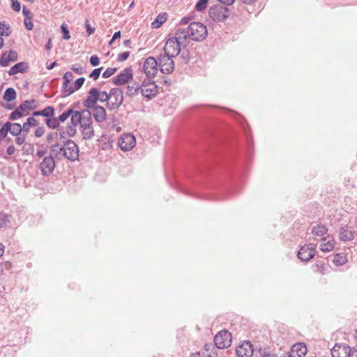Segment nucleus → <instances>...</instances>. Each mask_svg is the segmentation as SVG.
<instances>
[{
    "label": "nucleus",
    "mask_w": 357,
    "mask_h": 357,
    "mask_svg": "<svg viewBox=\"0 0 357 357\" xmlns=\"http://www.w3.org/2000/svg\"><path fill=\"white\" fill-rule=\"evenodd\" d=\"M91 112L87 109H83L81 112H76L74 116L70 119V123L67 125L66 128H59V135L61 138H65L66 136L73 137L77 132V126L80 125L81 129L92 126Z\"/></svg>",
    "instance_id": "f257e3e1"
},
{
    "label": "nucleus",
    "mask_w": 357,
    "mask_h": 357,
    "mask_svg": "<svg viewBox=\"0 0 357 357\" xmlns=\"http://www.w3.org/2000/svg\"><path fill=\"white\" fill-rule=\"evenodd\" d=\"M175 35H178V38L184 39L185 43L188 38L200 42L203 41L208 36V30L206 26L201 22H192L189 24L188 28L181 29L178 28L176 30Z\"/></svg>",
    "instance_id": "f03ea898"
},
{
    "label": "nucleus",
    "mask_w": 357,
    "mask_h": 357,
    "mask_svg": "<svg viewBox=\"0 0 357 357\" xmlns=\"http://www.w3.org/2000/svg\"><path fill=\"white\" fill-rule=\"evenodd\" d=\"M110 92L99 91L96 88H91L89 91L88 97L84 100L83 105L86 108H92L96 104L97 101L109 102Z\"/></svg>",
    "instance_id": "7ed1b4c3"
},
{
    "label": "nucleus",
    "mask_w": 357,
    "mask_h": 357,
    "mask_svg": "<svg viewBox=\"0 0 357 357\" xmlns=\"http://www.w3.org/2000/svg\"><path fill=\"white\" fill-rule=\"evenodd\" d=\"M208 16L214 22H224L229 17V10L226 6L221 4L213 5L209 8Z\"/></svg>",
    "instance_id": "20e7f679"
},
{
    "label": "nucleus",
    "mask_w": 357,
    "mask_h": 357,
    "mask_svg": "<svg viewBox=\"0 0 357 357\" xmlns=\"http://www.w3.org/2000/svg\"><path fill=\"white\" fill-rule=\"evenodd\" d=\"M175 37L169 38L164 47V55L172 57L176 56L181 51V45L185 44L184 39L178 38V35H175Z\"/></svg>",
    "instance_id": "39448f33"
},
{
    "label": "nucleus",
    "mask_w": 357,
    "mask_h": 357,
    "mask_svg": "<svg viewBox=\"0 0 357 357\" xmlns=\"http://www.w3.org/2000/svg\"><path fill=\"white\" fill-rule=\"evenodd\" d=\"M63 159L66 158L71 162H74L78 159L79 147L74 141L68 139L63 142Z\"/></svg>",
    "instance_id": "423d86ee"
},
{
    "label": "nucleus",
    "mask_w": 357,
    "mask_h": 357,
    "mask_svg": "<svg viewBox=\"0 0 357 357\" xmlns=\"http://www.w3.org/2000/svg\"><path fill=\"white\" fill-rule=\"evenodd\" d=\"M140 90L142 96L149 100L154 98L158 93L157 85L149 78L143 81Z\"/></svg>",
    "instance_id": "0eeeda50"
},
{
    "label": "nucleus",
    "mask_w": 357,
    "mask_h": 357,
    "mask_svg": "<svg viewBox=\"0 0 357 357\" xmlns=\"http://www.w3.org/2000/svg\"><path fill=\"white\" fill-rule=\"evenodd\" d=\"M123 100V93L121 89L114 88L110 90V97L107 107L109 110L117 109Z\"/></svg>",
    "instance_id": "6e6552de"
},
{
    "label": "nucleus",
    "mask_w": 357,
    "mask_h": 357,
    "mask_svg": "<svg viewBox=\"0 0 357 357\" xmlns=\"http://www.w3.org/2000/svg\"><path fill=\"white\" fill-rule=\"evenodd\" d=\"M231 342V334L227 330L220 331L214 337V344L218 349L229 347Z\"/></svg>",
    "instance_id": "1a4fd4ad"
},
{
    "label": "nucleus",
    "mask_w": 357,
    "mask_h": 357,
    "mask_svg": "<svg viewBox=\"0 0 357 357\" xmlns=\"http://www.w3.org/2000/svg\"><path fill=\"white\" fill-rule=\"evenodd\" d=\"M158 66V61L154 57L149 56L146 59L144 63L143 70L147 78L152 79L156 75Z\"/></svg>",
    "instance_id": "9d476101"
},
{
    "label": "nucleus",
    "mask_w": 357,
    "mask_h": 357,
    "mask_svg": "<svg viewBox=\"0 0 357 357\" xmlns=\"http://www.w3.org/2000/svg\"><path fill=\"white\" fill-rule=\"evenodd\" d=\"M172 56H169L167 55H160L158 57V65L160 68V71L162 73L169 74L172 73L174 70V62L172 60Z\"/></svg>",
    "instance_id": "9b49d317"
},
{
    "label": "nucleus",
    "mask_w": 357,
    "mask_h": 357,
    "mask_svg": "<svg viewBox=\"0 0 357 357\" xmlns=\"http://www.w3.org/2000/svg\"><path fill=\"white\" fill-rule=\"evenodd\" d=\"M315 248L316 246L312 243L305 245L301 247L298 252V259L303 261H310L315 255Z\"/></svg>",
    "instance_id": "f8f14e48"
},
{
    "label": "nucleus",
    "mask_w": 357,
    "mask_h": 357,
    "mask_svg": "<svg viewBox=\"0 0 357 357\" xmlns=\"http://www.w3.org/2000/svg\"><path fill=\"white\" fill-rule=\"evenodd\" d=\"M55 166V160L49 155L43 158L40 163L39 168L43 176H50L54 170Z\"/></svg>",
    "instance_id": "ddd939ff"
},
{
    "label": "nucleus",
    "mask_w": 357,
    "mask_h": 357,
    "mask_svg": "<svg viewBox=\"0 0 357 357\" xmlns=\"http://www.w3.org/2000/svg\"><path fill=\"white\" fill-rule=\"evenodd\" d=\"M136 144L135 137L131 134L123 135L119 141V144L121 150L126 151L131 150Z\"/></svg>",
    "instance_id": "4468645a"
},
{
    "label": "nucleus",
    "mask_w": 357,
    "mask_h": 357,
    "mask_svg": "<svg viewBox=\"0 0 357 357\" xmlns=\"http://www.w3.org/2000/svg\"><path fill=\"white\" fill-rule=\"evenodd\" d=\"M351 348L347 344H335L331 349L333 357H349Z\"/></svg>",
    "instance_id": "2eb2a0df"
},
{
    "label": "nucleus",
    "mask_w": 357,
    "mask_h": 357,
    "mask_svg": "<svg viewBox=\"0 0 357 357\" xmlns=\"http://www.w3.org/2000/svg\"><path fill=\"white\" fill-rule=\"evenodd\" d=\"M236 352L238 357H252L253 355L252 344L250 341H245L237 347Z\"/></svg>",
    "instance_id": "dca6fc26"
},
{
    "label": "nucleus",
    "mask_w": 357,
    "mask_h": 357,
    "mask_svg": "<svg viewBox=\"0 0 357 357\" xmlns=\"http://www.w3.org/2000/svg\"><path fill=\"white\" fill-rule=\"evenodd\" d=\"M132 78V70L126 68L122 73L112 78V82L116 85H122L126 84Z\"/></svg>",
    "instance_id": "f3484780"
},
{
    "label": "nucleus",
    "mask_w": 357,
    "mask_h": 357,
    "mask_svg": "<svg viewBox=\"0 0 357 357\" xmlns=\"http://www.w3.org/2000/svg\"><path fill=\"white\" fill-rule=\"evenodd\" d=\"M307 348L304 343H297L292 346L289 357H304Z\"/></svg>",
    "instance_id": "a211bd4d"
},
{
    "label": "nucleus",
    "mask_w": 357,
    "mask_h": 357,
    "mask_svg": "<svg viewBox=\"0 0 357 357\" xmlns=\"http://www.w3.org/2000/svg\"><path fill=\"white\" fill-rule=\"evenodd\" d=\"M17 59V54L14 50H10L8 52H4L0 59V66L3 67L8 66L11 61H15Z\"/></svg>",
    "instance_id": "6ab92c4d"
},
{
    "label": "nucleus",
    "mask_w": 357,
    "mask_h": 357,
    "mask_svg": "<svg viewBox=\"0 0 357 357\" xmlns=\"http://www.w3.org/2000/svg\"><path fill=\"white\" fill-rule=\"evenodd\" d=\"M35 102V99L24 100L17 108L25 116L29 114V111L36 109Z\"/></svg>",
    "instance_id": "aec40b11"
},
{
    "label": "nucleus",
    "mask_w": 357,
    "mask_h": 357,
    "mask_svg": "<svg viewBox=\"0 0 357 357\" xmlns=\"http://www.w3.org/2000/svg\"><path fill=\"white\" fill-rule=\"evenodd\" d=\"M63 144L56 143L51 146L50 150V155L55 160H61L63 159Z\"/></svg>",
    "instance_id": "412c9836"
},
{
    "label": "nucleus",
    "mask_w": 357,
    "mask_h": 357,
    "mask_svg": "<svg viewBox=\"0 0 357 357\" xmlns=\"http://www.w3.org/2000/svg\"><path fill=\"white\" fill-rule=\"evenodd\" d=\"M92 108H93V115L95 120L98 123L104 122L106 119V116H107L105 109L102 106L96 105Z\"/></svg>",
    "instance_id": "4be33fe9"
},
{
    "label": "nucleus",
    "mask_w": 357,
    "mask_h": 357,
    "mask_svg": "<svg viewBox=\"0 0 357 357\" xmlns=\"http://www.w3.org/2000/svg\"><path fill=\"white\" fill-rule=\"evenodd\" d=\"M28 68H29V66H28L27 63L19 62L10 68V70L8 71V75H14L19 73H24L26 71Z\"/></svg>",
    "instance_id": "5701e85b"
},
{
    "label": "nucleus",
    "mask_w": 357,
    "mask_h": 357,
    "mask_svg": "<svg viewBox=\"0 0 357 357\" xmlns=\"http://www.w3.org/2000/svg\"><path fill=\"white\" fill-rule=\"evenodd\" d=\"M311 232L315 236L322 237L328 232V228L322 224H314L311 227Z\"/></svg>",
    "instance_id": "b1692460"
},
{
    "label": "nucleus",
    "mask_w": 357,
    "mask_h": 357,
    "mask_svg": "<svg viewBox=\"0 0 357 357\" xmlns=\"http://www.w3.org/2000/svg\"><path fill=\"white\" fill-rule=\"evenodd\" d=\"M38 125V121L33 116L29 117L22 126L24 135H27L30 132L31 127H36Z\"/></svg>",
    "instance_id": "393cba45"
},
{
    "label": "nucleus",
    "mask_w": 357,
    "mask_h": 357,
    "mask_svg": "<svg viewBox=\"0 0 357 357\" xmlns=\"http://www.w3.org/2000/svg\"><path fill=\"white\" fill-rule=\"evenodd\" d=\"M54 115V108L52 106H47L43 110L36 111L33 113V116H43L45 117H53Z\"/></svg>",
    "instance_id": "a878e982"
},
{
    "label": "nucleus",
    "mask_w": 357,
    "mask_h": 357,
    "mask_svg": "<svg viewBox=\"0 0 357 357\" xmlns=\"http://www.w3.org/2000/svg\"><path fill=\"white\" fill-rule=\"evenodd\" d=\"M354 238V232L349 230L347 227H342L340 231V239L342 241H352Z\"/></svg>",
    "instance_id": "bb28decb"
},
{
    "label": "nucleus",
    "mask_w": 357,
    "mask_h": 357,
    "mask_svg": "<svg viewBox=\"0 0 357 357\" xmlns=\"http://www.w3.org/2000/svg\"><path fill=\"white\" fill-rule=\"evenodd\" d=\"M168 15L166 13H160L155 20L151 23V27L154 29H158L161 26V25L166 22L167 20Z\"/></svg>",
    "instance_id": "cd10ccee"
},
{
    "label": "nucleus",
    "mask_w": 357,
    "mask_h": 357,
    "mask_svg": "<svg viewBox=\"0 0 357 357\" xmlns=\"http://www.w3.org/2000/svg\"><path fill=\"white\" fill-rule=\"evenodd\" d=\"M77 111L74 110L73 108H68L64 112H63L61 115L57 117V119L59 123L65 122L70 116V119L76 113Z\"/></svg>",
    "instance_id": "c85d7f7f"
},
{
    "label": "nucleus",
    "mask_w": 357,
    "mask_h": 357,
    "mask_svg": "<svg viewBox=\"0 0 357 357\" xmlns=\"http://www.w3.org/2000/svg\"><path fill=\"white\" fill-rule=\"evenodd\" d=\"M81 134L84 139H91L94 136V129L93 126H89L81 129Z\"/></svg>",
    "instance_id": "c756f323"
},
{
    "label": "nucleus",
    "mask_w": 357,
    "mask_h": 357,
    "mask_svg": "<svg viewBox=\"0 0 357 357\" xmlns=\"http://www.w3.org/2000/svg\"><path fill=\"white\" fill-rule=\"evenodd\" d=\"M335 245V241L334 240H328L320 245V250L322 252H328L333 250Z\"/></svg>",
    "instance_id": "7c9ffc66"
},
{
    "label": "nucleus",
    "mask_w": 357,
    "mask_h": 357,
    "mask_svg": "<svg viewBox=\"0 0 357 357\" xmlns=\"http://www.w3.org/2000/svg\"><path fill=\"white\" fill-rule=\"evenodd\" d=\"M16 92L13 88L9 87L6 89L4 95L3 99L8 102H10L16 98Z\"/></svg>",
    "instance_id": "2f4dec72"
},
{
    "label": "nucleus",
    "mask_w": 357,
    "mask_h": 357,
    "mask_svg": "<svg viewBox=\"0 0 357 357\" xmlns=\"http://www.w3.org/2000/svg\"><path fill=\"white\" fill-rule=\"evenodd\" d=\"M127 94L128 96H133L137 93L140 90V86L139 84L135 82L130 84L127 86Z\"/></svg>",
    "instance_id": "473e14b6"
},
{
    "label": "nucleus",
    "mask_w": 357,
    "mask_h": 357,
    "mask_svg": "<svg viewBox=\"0 0 357 357\" xmlns=\"http://www.w3.org/2000/svg\"><path fill=\"white\" fill-rule=\"evenodd\" d=\"M69 82L63 81V86H62V96L63 97H67L72 93L75 92V89H73V87L70 86H69Z\"/></svg>",
    "instance_id": "72a5a7b5"
},
{
    "label": "nucleus",
    "mask_w": 357,
    "mask_h": 357,
    "mask_svg": "<svg viewBox=\"0 0 357 357\" xmlns=\"http://www.w3.org/2000/svg\"><path fill=\"white\" fill-rule=\"evenodd\" d=\"M10 132L13 136H18L21 133H23V128L20 123H11Z\"/></svg>",
    "instance_id": "f704fd0d"
},
{
    "label": "nucleus",
    "mask_w": 357,
    "mask_h": 357,
    "mask_svg": "<svg viewBox=\"0 0 357 357\" xmlns=\"http://www.w3.org/2000/svg\"><path fill=\"white\" fill-rule=\"evenodd\" d=\"M10 215L3 213H0V229L6 227L10 222Z\"/></svg>",
    "instance_id": "c9c22d12"
},
{
    "label": "nucleus",
    "mask_w": 357,
    "mask_h": 357,
    "mask_svg": "<svg viewBox=\"0 0 357 357\" xmlns=\"http://www.w3.org/2000/svg\"><path fill=\"white\" fill-rule=\"evenodd\" d=\"M46 125L51 129L59 128L60 123L57 118L48 117L45 120Z\"/></svg>",
    "instance_id": "e433bc0d"
},
{
    "label": "nucleus",
    "mask_w": 357,
    "mask_h": 357,
    "mask_svg": "<svg viewBox=\"0 0 357 357\" xmlns=\"http://www.w3.org/2000/svg\"><path fill=\"white\" fill-rule=\"evenodd\" d=\"M11 33L10 26L5 22H0V36H8Z\"/></svg>",
    "instance_id": "4c0bfd02"
},
{
    "label": "nucleus",
    "mask_w": 357,
    "mask_h": 357,
    "mask_svg": "<svg viewBox=\"0 0 357 357\" xmlns=\"http://www.w3.org/2000/svg\"><path fill=\"white\" fill-rule=\"evenodd\" d=\"M347 261V257L344 255L337 254L333 259V263L337 266H342Z\"/></svg>",
    "instance_id": "58836bf2"
},
{
    "label": "nucleus",
    "mask_w": 357,
    "mask_h": 357,
    "mask_svg": "<svg viewBox=\"0 0 357 357\" xmlns=\"http://www.w3.org/2000/svg\"><path fill=\"white\" fill-rule=\"evenodd\" d=\"M10 122H6L2 126L1 128H0V139H4L6 137L8 132H10Z\"/></svg>",
    "instance_id": "ea45409f"
},
{
    "label": "nucleus",
    "mask_w": 357,
    "mask_h": 357,
    "mask_svg": "<svg viewBox=\"0 0 357 357\" xmlns=\"http://www.w3.org/2000/svg\"><path fill=\"white\" fill-rule=\"evenodd\" d=\"M208 0H199L195 5V9L198 12H202L206 10Z\"/></svg>",
    "instance_id": "a19ab883"
},
{
    "label": "nucleus",
    "mask_w": 357,
    "mask_h": 357,
    "mask_svg": "<svg viewBox=\"0 0 357 357\" xmlns=\"http://www.w3.org/2000/svg\"><path fill=\"white\" fill-rule=\"evenodd\" d=\"M315 266L317 268V271H318L319 273H320L322 275L326 274V271H327V265L324 262H323V261L318 262L316 264Z\"/></svg>",
    "instance_id": "79ce46f5"
},
{
    "label": "nucleus",
    "mask_w": 357,
    "mask_h": 357,
    "mask_svg": "<svg viewBox=\"0 0 357 357\" xmlns=\"http://www.w3.org/2000/svg\"><path fill=\"white\" fill-rule=\"evenodd\" d=\"M24 116V114L21 113L17 108H16L9 116V119L12 121L17 120Z\"/></svg>",
    "instance_id": "37998d69"
},
{
    "label": "nucleus",
    "mask_w": 357,
    "mask_h": 357,
    "mask_svg": "<svg viewBox=\"0 0 357 357\" xmlns=\"http://www.w3.org/2000/svg\"><path fill=\"white\" fill-rule=\"evenodd\" d=\"M117 70L116 68H107L102 73V77L108 78L114 75Z\"/></svg>",
    "instance_id": "c03bdc74"
},
{
    "label": "nucleus",
    "mask_w": 357,
    "mask_h": 357,
    "mask_svg": "<svg viewBox=\"0 0 357 357\" xmlns=\"http://www.w3.org/2000/svg\"><path fill=\"white\" fill-rule=\"evenodd\" d=\"M61 32L63 33V38L66 40H69L70 38V32L68 27L65 24L61 26Z\"/></svg>",
    "instance_id": "a18cd8bd"
},
{
    "label": "nucleus",
    "mask_w": 357,
    "mask_h": 357,
    "mask_svg": "<svg viewBox=\"0 0 357 357\" xmlns=\"http://www.w3.org/2000/svg\"><path fill=\"white\" fill-rule=\"evenodd\" d=\"M102 70V67L94 69L89 74V77L93 79L94 80H96L99 77Z\"/></svg>",
    "instance_id": "49530a36"
},
{
    "label": "nucleus",
    "mask_w": 357,
    "mask_h": 357,
    "mask_svg": "<svg viewBox=\"0 0 357 357\" xmlns=\"http://www.w3.org/2000/svg\"><path fill=\"white\" fill-rule=\"evenodd\" d=\"M84 81H85L84 77H79V78L77 79L75 82L73 89H75V91L79 90L82 86Z\"/></svg>",
    "instance_id": "de8ad7c7"
},
{
    "label": "nucleus",
    "mask_w": 357,
    "mask_h": 357,
    "mask_svg": "<svg viewBox=\"0 0 357 357\" xmlns=\"http://www.w3.org/2000/svg\"><path fill=\"white\" fill-rule=\"evenodd\" d=\"M259 354L261 357H275V355L272 354L268 348L260 349Z\"/></svg>",
    "instance_id": "09e8293b"
},
{
    "label": "nucleus",
    "mask_w": 357,
    "mask_h": 357,
    "mask_svg": "<svg viewBox=\"0 0 357 357\" xmlns=\"http://www.w3.org/2000/svg\"><path fill=\"white\" fill-rule=\"evenodd\" d=\"M130 56V52H124L123 53H121L118 55L117 61L119 62H123L125 61L128 59Z\"/></svg>",
    "instance_id": "8fccbe9b"
},
{
    "label": "nucleus",
    "mask_w": 357,
    "mask_h": 357,
    "mask_svg": "<svg viewBox=\"0 0 357 357\" xmlns=\"http://www.w3.org/2000/svg\"><path fill=\"white\" fill-rule=\"evenodd\" d=\"M45 130L43 126H38L35 130L34 135L36 137H40L45 134Z\"/></svg>",
    "instance_id": "3c124183"
},
{
    "label": "nucleus",
    "mask_w": 357,
    "mask_h": 357,
    "mask_svg": "<svg viewBox=\"0 0 357 357\" xmlns=\"http://www.w3.org/2000/svg\"><path fill=\"white\" fill-rule=\"evenodd\" d=\"M26 135H24V133H22V134H20L18 136H17V137L15 139V143L18 145L23 144L26 139Z\"/></svg>",
    "instance_id": "603ef678"
},
{
    "label": "nucleus",
    "mask_w": 357,
    "mask_h": 357,
    "mask_svg": "<svg viewBox=\"0 0 357 357\" xmlns=\"http://www.w3.org/2000/svg\"><path fill=\"white\" fill-rule=\"evenodd\" d=\"M85 28L89 36L93 34L95 31V28L91 27L88 20L85 22Z\"/></svg>",
    "instance_id": "864d4df0"
},
{
    "label": "nucleus",
    "mask_w": 357,
    "mask_h": 357,
    "mask_svg": "<svg viewBox=\"0 0 357 357\" xmlns=\"http://www.w3.org/2000/svg\"><path fill=\"white\" fill-rule=\"evenodd\" d=\"M90 63L93 66H97L100 63V59L96 55H93L90 58Z\"/></svg>",
    "instance_id": "5fc2aeb1"
},
{
    "label": "nucleus",
    "mask_w": 357,
    "mask_h": 357,
    "mask_svg": "<svg viewBox=\"0 0 357 357\" xmlns=\"http://www.w3.org/2000/svg\"><path fill=\"white\" fill-rule=\"evenodd\" d=\"M22 13L25 17L24 19H27V18L32 19L33 18V15H32L31 12L30 11V10L26 8L25 6H23Z\"/></svg>",
    "instance_id": "6e6d98bb"
},
{
    "label": "nucleus",
    "mask_w": 357,
    "mask_h": 357,
    "mask_svg": "<svg viewBox=\"0 0 357 357\" xmlns=\"http://www.w3.org/2000/svg\"><path fill=\"white\" fill-rule=\"evenodd\" d=\"M24 26L28 30H32L33 28V24L32 23V19H24Z\"/></svg>",
    "instance_id": "4d7b16f0"
},
{
    "label": "nucleus",
    "mask_w": 357,
    "mask_h": 357,
    "mask_svg": "<svg viewBox=\"0 0 357 357\" xmlns=\"http://www.w3.org/2000/svg\"><path fill=\"white\" fill-rule=\"evenodd\" d=\"M11 1H12V4H11L12 8L15 11L19 12L20 10V2L17 0H11Z\"/></svg>",
    "instance_id": "13d9d810"
},
{
    "label": "nucleus",
    "mask_w": 357,
    "mask_h": 357,
    "mask_svg": "<svg viewBox=\"0 0 357 357\" xmlns=\"http://www.w3.org/2000/svg\"><path fill=\"white\" fill-rule=\"evenodd\" d=\"M73 75L71 72L68 71L63 76V81H67L70 82V81L73 79Z\"/></svg>",
    "instance_id": "bf43d9fd"
},
{
    "label": "nucleus",
    "mask_w": 357,
    "mask_h": 357,
    "mask_svg": "<svg viewBox=\"0 0 357 357\" xmlns=\"http://www.w3.org/2000/svg\"><path fill=\"white\" fill-rule=\"evenodd\" d=\"M71 69L78 75L84 73V68L81 66L76 67L75 66H72Z\"/></svg>",
    "instance_id": "052dcab7"
},
{
    "label": "nucleus",
    "mask_w": 357,
    "mask_h": 357,
    "mask_svg": "<svg viewBox=\"0 0 357 357\" xmlns=\"http://www.w3.org/2000/svg\"><path fill=\"white\" fill-rule=\"evenodd\" d=\"M191 19H192V18H191L190 17H183V18L181 20V21H180V22H179V24H180V25H185V24H188L190 22V21L191 20Z\"/></svg>",
    "instance_id": "680f3d73"
},
{
    "label": "nucleus",
    "mask_w": 357,
    "mask_h": 357,
    "mask_svg": "<svg viewBox=\"0 0 357 357\" xmlns=\"http://www.w3.org/2000/svg\"><path fill=\"white\" fill-rule=\"evenodd\" d=\"M121 38V31H119L115 32L112 36V40L109 42V44L112 45V43H113L114 40H115L118 38Z\"/></svg>",
    "instance_id": "e2e57ef3"
},
{
    "label": "nucleus",
    "mask_w": 357,
    "mask_h": 357,
    "mask_svg": "<svg viewBox=\"0 0 357 357\" xmlns=\"http://www.w3.org/2000/svg\"><path fill=\"white\" fill-rule=\"evenodd\" d=\"M45 153H46V149H39L36 152V155L38 158H43V157H44Z\"/></svg>",
    "instance_id": "0e129e2a"
},
{
    "label": "nucleus",
    "mask_w": 357,
    "mask_h": 357,
    "mask_svg": "<svg viewBox=\"0 0 357 357\" xmlns=\"http://www.w3.org/2000/svg\"><path fill=\"white\" fill-rule=\"evenodd\" d=\"M8 155H13L15 152V148L14 146H9L6 150Z\"/></svg>",
    "instance_id": "69168bd1"
},
{
    "label": "nucleus",
    "mask_w": 357,
    "mask_h": 357,
    "mask_svg": "<svg viewBox=\"0 0 357 357\" xmlns=\"http://www.w3.org/2000/svg\"><path fill=\"white\" fill-rule=\"evenodd\" d=\"M54 138V134L52 132L48 133L47 135V142L48 143H51L53 142Z\"/></svg>",
    "instance_id": "338daca9"
},
{
    "label": "nucleus",
    "mask_w": 357,
    "mask_h": 357,
    "mask_svg": "<svg viewBox=\"0 0 357 357\" xmlns=\"http://www.w3.org/2000/svg\"><path fill=\"white\" fill-rule=\"evenodd\" d=\"M213 348V344L211 343L205 344L204 349L206 351H209Z\"/></svg>",
    "instance_id": "774afa93"
}]
</instances>
